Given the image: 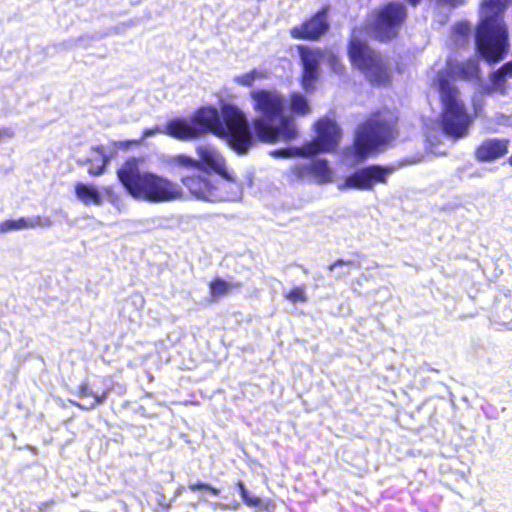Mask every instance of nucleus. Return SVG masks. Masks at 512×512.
<instances>
[{
  "label": "nucleus",
  "instance_id": "35",
  "mask_svg": "<svg viewBox=\"0 0 512 512\" xmlns=\"http://www.w3.org/2000/svg\"><path fill=\"white\" fill-rule=\"evenodd\" d=\"M498 319L501 324L509 326L512 323V309L509 306H503L498 310Z\"/></svg>",
  "mask_w": 512,
  "mask_h": 512
},
{
  "label": "nucleus",
  "instance_id": "20",
  "mask_svg": "<svg viewBox=\"0 0 512 512\" xmlns=\"http://www.w3.org/2000/svg\"><path fill=\"white\" fill-rule=\"evenodd\" d=\"M242 285L240 282H232V281H226L221 278H216L210 283V293L212 297L219 298L227 293H229L231 290L240 288Z\"/></svg>",
  "mask_w": 512,
  "mask_h": 512
},
{
  "label": "nucleus",
  "instance_id": "10",
  "mask_svg": "<svg viewBox=\"0 0 512 512\" xmlns=\"http://www.w3.org/2000/svg\"><path fill=\"white\" fill-rule=\"evenodd\" d=\"M406 17V7L400 2L391 1L372 11L367 28L376 39L388 41L398 35Z\"/></svg>",
  "mask_w": 512,
  "mask_h": 512
},
{
  "label": "nucleus",
  "instance_id": "23",
  "mask_svg": "<svg viewBox=\"0 0 512 512\" xmlns=\"http://www.w3.org/2000/svg\"><path fill=\"white\" fill-rule=\"evenodd\" d=\"M100 157V164L91 163L88 168V173L92 176H100L105 172L107 165L109 164L110 158L106 155L103 146H97L93 148Z\"/></svg>",
  "mask_w": 512,
  "mask_h": 512
},
{
  "label": "nucleus",
  "instance_id": "34",
  "mask_svg": "<svg viewBox=\"0 0 512 512\" xmlns=\"http://www.w3.org/2000/svg\"><path fill=\"white\" fill-rule=\"evenodd\" d=\"M188 487L193 492L198 491V490H207L215 496L219 495V493H220V490L218 488H216L208 483L201 482V481H198L196 483H190Z\"/></svg>",
  "mask_w": 512,
  "mask_h": 512
},
{
  "label": "nucleus",
  "instance_id": "7",
  "mask_svg": "<svg viewBox=\"0 0 512 512\" xmlns=\"http://www.w3.org/2000/svg\"><path fill=\"white\" fill-rule=\"evenodd\" d=\"M217 118V108L203 106L198 108L189 118L175 117L164 126H155L143 131L142 139L157 133L166 134L172 138L187 141L197 139L206 133H211V122Z\"/></svg>",
  "mask_w": 512,
  "mask_h": 512
},
{
  "label": "nucleus",
  "instance_id": "44",
  "mask_svg": "<svg viewBox=\"0 0 512 512\" xmlns=\"http://www.w3.org/2000/svg\"><path fill=\"white\" fill-rule=\"evenodd\" d=\"M508 163L512 166V155L509 157Z\"/></svg>",
  "mask_w": 512,
  "mask_h": 512
},
{
  "label": "nucleus",
  "instance_id": "6",
  "mask_svg": "<svg viewBox=\"0 0 512 512\" xmlns=\"http://www.w3.org/2000/svg\"><path fill=\"white\" fill-rule=\"evenodd\" d=\"M394 137L395 123L391 118L372 117L358 127L352 146L344 150V159L350 164L363 162L384 148Z\"/></svg>",
  "mask_w": 512,
  "mask_h": 512
},
{
  "label": "nucleus",
  "instance_id": "16",
  "mask_svg": "<svg viewBox=\"0 0 512 512\" xmlns=\"http://www.w3.org/2000/svg\"><path fill=\"white\" fill-rule=\"evenodd\" d=\"M509 143L507 138H486L475 149V159L479 162H493L508 153Z\"/></svg>",
  "mask_w": 512,
  "mask_h": 512
},
{
  "label": "nucleus",
  "instance_id": "1",
  "mask_svg": "<svg viewBox=\"0 0 512 512\" xmlns=\"http://www.w3.org/2000/svg\"><path fill=\"white\" fill-rule=\"evenodd\" d=\"M249 95L257 114L252 122L237 105L222 102L211 122L212 134L225 139L238 154H246L257 140L273 143L297 137L294 120L286 114L284 95L270 89H254Z\"/></svg>",
  "mask_w": 512,
  "mask_h": 512
},
{
  "label": "nucleus",
  "instance_id": "21",
  "mask_svg": "<svg viewBox=\"0 0 512 512\" xmlns=\"http://www.w3.org/2000/svg\"><path fill=\"white\" fill-rule=\"evenodd\" d=\"M290 108L293 113L299 115H305L310 111L307 98L299 92L290 95Z\"/></svg>",
  "mask_w": 512,
  "mask_h": 512
},
{
  "label": "nucleus",
  "instance_id": "17",
  "mask_svg": "<svg viewBox=\"0 0 512 512\" xmlns=\"http://www.w3.org/2000/svg\"><path fill=\"white\" fill-rule=\"evenodd\" d=\"M199 169L213 171L216 175H227L228 169L224 158L211 145H200L197 147Z\"/></svg>",
  "mask_w": 512,
  "mask_h": 512
},
{
  "label": "nucleus",
  "instance_id": "36",
  "mask_svg": "<svg viewBox=\"0 0 512 512\" xmlns=\"http://www.w3.org/2000/svg\"><path fill=\"white\" fill-rule=\"evenodd\" d=\"M95 394H100L90 388L87 381H83L77 388L76 395L80 398L94 397Z\"/></svg>",
  "mask_w": 512,
  "mask_h": 512
},
{
  "label": "nucleus",
  "instance_id": "25",
  "mask_svg": "<svg viewBox=\"0 0 512 512\" xmlns=\"http://www.w3.org/2000/svg\"><path fill=\"white\" fill-rule=\"evenodd\" d=\"M324 50H325L324 62H327L329 68L331 69V71L333 73H335L337 75H342L345 70V67L341 63V60H340L338 54H336L333 50L328 49V48H325Z\"/></svg>",
  "mask_w": 512,
  "mask_h": 512
},
{
  "label": "nucleus",
  "instance_id": "46",
  "mask_svg": "<svg viewBox=\"0 0 512 512\" xmlns=\"http://www.w3.org/2000/svg\"><path fill=\"white\" fill-rule=\"evenodd\" d=\"M1 233H4V231H0V234H1Z\"/></svg>",
  "mask_w": 512,
  "mask_h": 512
},
{
  "label": "nucleus",
  "instance_id": "5",
  "mask_svg": "<svg viewBox=\"0 0 512 512\" xmlns=\"http://www.w3.org/2000/svg\"><path fill=\"white\" fill-rule=\"evenodd\" d=\"M141 165L140 159L131 157L117 170V177L130 196L151 203L169 202L181 196V186L142 169Z\"/></svg>",
  "mask_w": 512,
  "mask_h": 512
},
{
  "label": "nucleus",
  "instance_id": "39",
  "mask_svg": "<svg viewBox=\"0 0 512 512\" xmlns=\"http://www.w3.org/2000/svg\"><path fill=\"white\" fill-rule=\"evenodd\" d=\"M497 92V89H492V83L486 84L481 87V93L483 95H491L492 93Z\"/></svg>",
  "mask_w": 512,
  "mask_h": 512
},
{
  "label": "nucleus",
  "instance_id": "11",
  "mask_svg": "<svg viewBox=\"0 0 512 512\" xmlns=\"http://www.w3.org/2000/svg\"><path fill=\"white\" fill-rule=\"evenodd\" d=\"M216 181V175L210 171L199 169L192 174L185 175L181 178L182 184L188 189V191L198 200L215 202L220 199H227L235 195V191L221 194L216 188H214V182Z\"/></svg>",
  "mask_w": 512,
  "mask_h": 512
},
{
  "label": "nucleus",
  "instance_id": "40",
  "mask_svg": "<svg viewBox=\"0 0 512 512\" xmlns=\"http://www.w3.org/2000/svg\"><path fill=\"white\" fill-rule=\"evenodd\" d=\"M441 3L449 5L451 7H457L463 4V0H439Z\"/></svg>",
  "mask_w": 512,
  "mask_h": 512
},
{
  "label": "nucleus",
  "instance_id": "12",
  "mask_svg": "<svg viewBox=\"0 0 512 512\" xmlns=\"http://www.w3.org/2000/svg\"><path fill=\"white\" fill-rule=\"evenodd\" d=\"M297 51L302 68L301 84L305 91L311 92L321 75V64L324 62L325 50L319 47L298 45Z\"/></svg>",
  "mask_w": 512,
  "mask_h": 512
},
{
  "label": "nucleus",
  "instance_id": "30",
  "mask_svg": "<svg viewBox=\"0 0 512 512\" xmlns=\"http://www.w3.org/2000/svg\"><path fill=\"white\" fill-rule=\"evenodd\" d=\"M262 77V72L253 69L250 72L234 77V82L244 87H251L255 80Z\"/></svg>",
  "mask_w": 512,
  "mask_h": 512
},
{
  "label": "nucleus",
  "instance_id": "33",
  "mask_svg": "<svg viewBox=\"0 0 512 512\" xmlns=\"http://www.w3.org/2000/svg\"><path fill=\"white\" fill-rule=\"evenodd\" d=\"M284 297L292 303H304L308 299L305 288L301 286L294 287L289 292L284 293Z\"/></svg>",
  "mask_w": 512,
  "mask_h": 512
},
{
  "label": "nucleus",
  "instance_id": "18",
  "mask_svg": "<svg viewBox=\"0 0 512 512\" xmlns=\"http://www.w3.org/2000/svg\"><path fill=\"white\" fill-rule=\"evenodd\" d=\"M75 195L85 205L99 206L103 203V196L98 187L90 183L77 182L74 187Z\"/></svg>",
  "mask_w": 512,
  "mask_h": 512
},
{
  "label": "nucleus",
  "instance_id": "8",
  "mask_svg": "<svg viewBox=\"0 0 512 512\" xmlns=\"http://www.w3.org/2000/svg\"><path fill=\"white\" fill-rule=\"evenodd\" d=\"M316 137L300 147H287L271 152L275 158H292L296 156L313 157L318 153L334 151L341 139L339 125L329 118H322L315 124Z\"/></svg>",
  "mask_w": 512,
  "mask_h": 512
},
{
  "label": "nucleus",
  "instance_id": "9",
  "mask_svg": "<svg viewBox=\"0 0 512 512\" xmlns=\"http://www.w3.org/2000/svg\"><path fill=\"white\" fill-rule=\"evenodd\" d=\"M348 56L352 65L360 70L371 84H383L389 78L381 54L365 42L352 37L348 45Z\"/></svg>",
  "mask_w": 512,
  "mask_h": 512
},
{
  "label": "nucleus",
  "instance_id": "15",
  "mask_svg": "<svg viewBox=\"0 0 512 512\" xmlns=\"http://www.w3.org/2000/svg\"><path fill=\"white\" fill-rule=\"evenodd\" d=\"M329 7L324 6L301 25L294 26L290 30L293 39L318 41L330 29L328 21Z\"/></svg>",
  "mask_w": 512,
  "mask_h": 512
},
{
  "label": "nucleus",
  "instance_id": "45",
  "mask_svg": "<svg viewBox=\"0 0 512 512\" xmlns=\"http://www.w3.org/2000/svg\"><path fill=\"white\" fill-rule=\"evenodd\" d=\"M181 489H182V488H179V489L177 490V493H176L177 495H178L179 493H181Z\"/></svg>",
  "mask_w": 512,
  "mask_h": 512
},
{
  "label": "nucleus",
  "instance_id": "22",
  "mask_svg": "<svg viewBox=\"0 0 512 512\" xmlns=\"http://www.w3.org/2000/svg\"><path fill=\"white\" fill-rule=\"evenodd\" d=\"M471 25L468 22H459L453 27V41L457 46H463L468 42Z\"/></svg>",
  "mask_w": 512,
  "mask_h": 512
},
{
  "label": "nucleus",
  "instance_id": "14",
  "mask_svg": "<svg viewBox=\"0 0 512 512\" xmlns=\"http://www.w3.org/2000/svg\"><path fill=\"white\" fill-rule=\"evenodd\" d=\"M291 181H308L327 183L331 181L332 170L324 158H312L305 162H299L290 168Z\"/></svg>",
  "mask_w": 512,
  "mask_h": 512
},
{
  "label": "nucleus",
  "instance_id": "37",
  "mask_svg": "<svg viewBox=\"0 0 512 512\" xmlns=\"http://www.w3.org/2000/svg\"><path fill=\"white\" fill-rule=\"evenodd\" d=\"M498 70H500L507 78L512 77V60L503 64Z\"/></svg>",
  "mask_w": 512,
  "mask_h": 512
},
{
  "label": "nucleus",
  "instance_id": "42",
  "mask_svg": "<svg viewBox=\"0 0 512 512\" xmlns=\"http://www.w3.org/2000/svg\"><path fill=\"white\" fill-rule=\"evenodd\" d=\"M259 507L261 508V511H262V512H273V511L271 510V506H270V504H269V503H266V504H263V503H262V505H261V506H259Z\"/></svg>",
  "mask_w": 512,
  "mask_h": 512
},
{
  "label": "nucleus",
  "instance_id": "13",
  "mask_svg": "<svg viewBox=\"0 0 512 512\" xmlns=\"http://www.w3.org/2000/svg\"><path fill=\"white\" fill-rule=\"evenodd\" d=\"M395 170L393 166L369 165L357 169L347 177L338 188L370 190L376 183H385L387 177Z\"/></svg>",
  "mask_w": 512,
  "mask_h": 512
},
{
  "label": "nucleus",
  "instance_id": "41",
  "mask_svg": "<svg viewBox=\"0 0 512 512\" xmlns=\"http://www.w3.org/2000/svg\"><path fill=\"white\" fill-rule=\"evenodd\" d=\"M222 509H231L238 510L240 507V503L237 501L232 502L231 504H219Z\"/></svg>",
  "mask_w": 512,
  "mask_h": 512
},
{
  "label": "nucleus",
  "instance_id": "38",
  "mask_svg": "<svg viewBox=\"0 0 512 512\" xmlns=\"http://www.w3.org/2000/svg\"><path fill=\"white\" fill-rule=\"evenodd\" d=\"M15 135V131L11 127L0 128V140L2 138H12Z\"/></svg>",
  "mask_w": 512,
  "mask_h": 512
},
{
  "label": "nucleus",
  "instance_id": "29",
  "mask_svg": "<svg viewBox=\"0 0 512 512\" xmlns=\"http://www.w3.org/2000/svg\"><path fill=\"white\" fill-rule=\"evenodd\" d=\"M109 393H110V388L104 390L101 394H95L93 397V400H91V401H88L85 403L71 401V403L74 406H76L82 410L89 411V410L94 409L97 405L103 404L106 401V399L108 398Z\"/></svg>",
  "mask_w": 512,
  "mask_h": 512
},
{
  "label": "nucleus",
  "instance_id": "19",
  "mask_svg": "<svg viewBox=\"0 0 512 512\" xmlns=\"http://www.w3.org/2000/svg\"><path fill=\"white\" fill-rule=\"evenodd\" d=\"M214 188H216L221 194L229 193L230 191L234 192L235 195L229 197L227 199H220L216 202L222 201H235L241 196V187L235 180V177L232 173L228 171L227 175H216V181L214 182Z\"/></svg>",
  "mask_w": 512,
  "mask_h": 512
},
{
  "label": "nucleus",
  "instance_id": "26",
  "mask_svg": "<svg viewBox=\"0 0 512 512\" xmlns=\"http://www.w3.org/2000/svg\"><path fill=\"white\" fill-rule=\"evenodd\" d=\"M170 163L177 167L191 169V170H193V172H196L199 170V161L193 157H190V156H187L184 154H179V155L174 156L171 159Z\"/></svg>",
  "mask_w": 512,
  "mask_h": 512
},
{
  "label": "nucleus",
  "instance_id": "27",
  "mask_svg": "<svg viewBox=\"0 0 512 512\" xmlns=\"http://www.w3.org/2000/svg\"><path fill=\"white\" fill-rule=\"evenodd\" d=\"M29 224L27 223L26 217H20L18 219H8L0 223V231L8 233L11 231H19L28 229Z\"/></svg>",
  "mask_w": 512,
  "mask_h": 512
},
{
  "label": "nucleus",
  "instance_id": "4",
  "mask_svg": "<svg viewBox=\"0 0 512 512\" xmlns=\"http://www.w3.org/2000/svg\"><path fill=\"white\" fill-rule=\"evenodd\" d=\"M141 165L140 159L131 157L117 170V177L130 196L151 203L169 202L181 196V186L142 169Z\"/></svg>",
  "mask_w": 512,
  "mask_h": 512
},
{
  "label": "nucleus",
  "instance_id": "32",
  "mask_svg": "<svg viewBox=\"0 0 512 512\" xmlns=\"http://www.w3.org/2000/svg\"><path fill=\"white\" fill-rule=\"evenodd\" d=\"M27 223L29 224L28 229L34 228H50L53 225V221L50 217L34 215L26 217Z\"/></svg>",
  "mask_w": 512,
  "mask_h": 512
},
{
  "label": "nucleus",
  "instance_id": "2",
  "mask_svg": "<svg viewBox=\"0 0 512 512\" xmlns=\"http://www.w3.org/2000/svg\"><path fill=\"white\" fill-rule=\"evenodd\" d=\"M479 63L474 58L458 61L448 58L445 71H439L433 85L438 91L442 103L440 125L443 133L453 139H460L468 134L473 122L464 103L459 99V91L453 84L455 77L464 80L477 78Z\"/></svg>",
  "mask_w": 512,
  "mask_h": 512
},
{
  "label": "nucleus",
  "instance_id": "28",
  "mask_svg": "<svg viewBox=\"0 0 512 512\" xmlns=\"http://www.w3.org/2000/svg\"><path fill=\"white\" fill-rule=\"evenodd\" d=\"M236 488L243 500V502L249 507H259L262 505L261 498L257 496L250 495V492L247 490L243 481L239 480L236 483Z\"/></svg>",
  "mask_w": 512,
  "mask_h": 512
},
{
  "label": "nucleus",
  "instance_id": "3",
  "mask_svg": "<svg viewBox=\"0 0 512 512\" xmlns=\"http://www.w3.org/2000/svg\"><path fill=\"white\" fill-rule=\"evenodd\" d=\"M510 0H484L475 29V51L490 64L502 61L509 51V33L503 15Z\"/></svg>",
  "mask_w": 512,
  "mask_h": 512
},
{
  "label": "nucleus",
  "instance_id": "31",
  "mask_svg": "<svg viewBox=\"0 0 512 512\" xmlns=\"http://www.w3.org/2000/svg\"><path fill=\"white\" fill-rule=\"evenodd\" d=\"M507 79L508 78L500 70L492 72L489 78L492 83V89H497V92L502 95L506 94L505 83Z\"/></svg>",
  "mask_w": 512,
  "mask_h": 512
},
{
  "label": "nucleus",
  "instance_id": "24",
  "mask_svg": "<svg viewBox=\"0 0 512 512\" xmlns=\"http://www.w3.org/2000/svg\"><path fill=\"white\" fill-rule=\"evenodd\" d=\"M359 265L354 260L339 259L330 264L328 269L335 272V277L341 279L350 273L349 267H358Z\"/></svg>",
  "mask_w": 512,
  "mask_h": 512
},
{
  "label": "nucleus",
  "instance_id": "43",
  "mask_svg": "<svg viewBox=\"0 0 512 512\" xmlns=\"http://www.w3.org/2000/svg\"><path fill=\"white\" fill-rule=\"evenodd\" d=\"M411 5L416 6L420 3L421 0H407Z\"/></svg>",
  "mask_w": 512,
  "mask_h": 512
}]
</instances>
